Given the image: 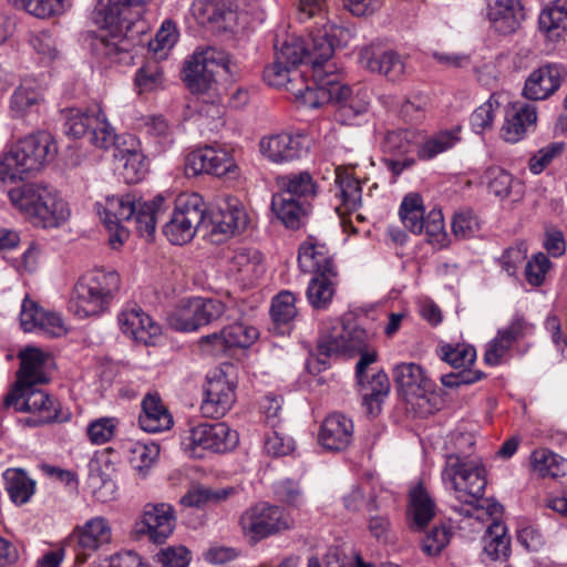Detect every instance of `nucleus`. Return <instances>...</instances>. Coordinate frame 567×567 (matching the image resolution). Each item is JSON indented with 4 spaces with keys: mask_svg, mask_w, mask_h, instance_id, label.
I'll use <instances>...</instances> for the list:
<instances>
[{
    "mask_svg": "<svg viewBox=\"0 0 567 567\" xmlns=\"http://www.w3.org/2000/svg\"><path fill=\"white\" fill-rule=\"evenodd\" d=\"M355 35V30L343 25L340 21H327L310 32L311 43L306 44L300 38L290 37L280 47L276 44V59L295 68L298 64H310L312 84H317V71L328 73L333 69L329 62L337 48L347 47Z\"/></svg>",
    "mask_w": 567,
    "mask_h": 567,
    "instance_id": "f257e3e1",
    "label": "nucleus"
},
{
    "mask_svg": "<svg viewBox=\"0 0 567 567\" xmlns=\"http://www.w3.org/2000/svg\"><path fill=\"white\" fill-rule=\"evenodd\" d=\"M166 198L158 194L151 202L142 200L134 194L113 195L97 204V213L107 228L109 244L113 249L120 248L128 238V230L122 225L133 221L141 236L151 238L155 234L158 217L165 210Z\"/></svg>",
    "mask_w": 567,
    "mask_h": 567,
    "instance_id": "f03ea898",
    "label": "nucleus"
},
{
    "mask_svg": "<svg viewBox=\"0 0 567 567\" xmlns=\"http://www.w3.org/2000/svg\"><path fill=\"white\" fill-rule=\"evenodd\" d=\"M145 0H109L97 9L94 21L101 28L91 43L93 53L110 62L131 59L124 37L144 13Z\"/></svg>",
    "mask_w": 567,
    "mask_h": 567,
    "instance_id": "7ed1b4c3",
    "label": "nucleus"
},
{
    "mask_svg": "<svg viewBox=\"0 0 567 567\" xmlns=\"http://www.w3.org/2000/svg\"><path fill=\"white\" fill-rule=\"evenodd\" d=\"M58 153L56 143L47 132L24 136L9 145L0 155V179L23 181L41 172Z\"/></svg>",
    "mask_w": 567,
    "mask_h": 567,
    "instance_id": "20e7f679",
    "label": "nucleus"
},
{
    "mask_svg": "<svg viewBox=\"0 0 567 567\" xmlns=\"http://www.w3.org/2000/svg\"><path fill=\"white\" fill-rule=\"evenodd\" d=\"M9 198L34 226L56 228L70 217V208L59 193L39 183L24 184L9 192Z\"/></svg>",
    "mask_w": 567,
    "mask_h": 567,
    "instance_id": "39448f33",
    "label": "nucleus"
},
{
    "mask_svg": "<svg viewBox=\"0 0 567 567\" xmlns=\"http://www.w3.org/2000/svg\"><path fill=\"white\" fill-rule=\"evenodd\" d=\"M121 288L120 275L110 269L94 268L80 277L70 300V310L79 319L106 312Z\"/></svg>",
    "mask_w": 567,
    "mask_h": 567,
    "instance_id": "423d86ee",
    "label": "nucleus"
},
{
    "mask_svg": "<svg viewBox=\"0 0 567 567\" xmlns=\"http://www.w3.org/2000/svg\"><path fill=\"white\" fill-rule=\"evenodd\" d=\"M442 478L454 491L456 498L463 503V506L457 509L458 513L480 519L484 505L476 506V504L488 502L482 499L486 486L484 467L474 463H462L458 460L453 463L452 457H449Z\"/></svg>",
    "mask_w": 567,
    "mask_h": 567,
    "instance_id": "0eeeda50",
    "label": "nucleus"
},
{
    "mask_svg": "<svg viewBox=\"0 0 567 567\" xmlns=\"http://www.w3.org/2000/svg\"><path fill=\"white\" fill-rule=\"evenodd\" d=\"M265 82L274 87H285L291 92L296 101L301 105L310 109H318L331 99L332 94L328 89H323L318 84H310L303 79L301 73L280 62L275 58L272 64L264 70Z\"/></svg>",
    "mask_w": 567,
    "mask_h": 567,
    "instance_id": "6e6552de",
    "label": "nucleus"
},
{
    "mask_svg": "<svg viewBox=\"0 0 567 567\" xmlns=\"http://www.w3.org/2000/svg\"><path fill=\"white\" fill-rule=\"evenodd\" d=\"M229 73V58L216 48H198L185 62L184 81L193 93H205L216 82V76Z\"/></svg>",
    "mask_w": 567,
    "mask_h": 567,
    "instance_id": "1a4fd4ad",
    "label": "nucleus"
},
{
    "mask_svg": "<svg viewBox=\"0 0 567 567\" xmlns=\"http://www.w3.org/2000/svg\"><path fill=\"white\" fill-rule=\"evenodd\" d=\"M206 205L200 195H181L169 220L164 226V235L174 245H184L193 239L197 230H204Z\"/></svg>",
    "mask_w": 567,
    "mask_h": 567,
    "instance_id": "9d476101",
    "label": "nucleus"
},
{
    "mask_svg": "<svg viewBox=\"0 0 567 567\" xmlns=\"http://www.w3.org/2000/svg\"><path fill=\"white\" fill-rule=\"evenodd\" d=\"M371 334L352 321L330 319L320 328L317 350L327 358L336 354L352 355L361 351L370 341Z\"/></svg>",
    "mask_w": 567,
    "mask_h": 567,
    "instance_id": "9b49d317",
    "label": "nucleus"
},
{
    "mask_svg": "<svg viewBox=\"0 0 567 567\" xmlns=\"http://www.w3.org/2000/svg\"><path fill=\"white\" fill-rule=\"evenodd\" d=\"M239 526L245 537L258 543L269 536L289 530L293 519L281 507L259 503L247 508L239 518Z\"/></svg>",
    "mask_w": 567,
    "mask_h": 567,
    "instance_id": "f8f14e48",
    "label": "nucleus"
},
{
    "mask_svg": "<svg viewBox=\"0 0 567 567\" xmlns=\"http://www.w3.org/2000/svg\"><path fill=\"white\" fill-rule=\"evenodd\" d=\"M225 305L217 299L202 297L181 300L167 317L168 324L176 331L190 332L219 319Z\"/></svg>",
    "mask_w": 567,
    "mask_h": 567,
    "instance_id": "ddd939ff",
    "label": "nucleus"
},
{
    "mask_svg": "<svg viewBox=\"0 0 567 567\" xmlns=\"http://www.w3.org/2000/svg\"><path fill=\"white\" fill-rule=\"evenodd\" d=\"M184 450L192 457H203L205 451L225 453L238 444V434L226 423H202L192 427L183 437Z\"/></svg>",
    "mask_w": 567,
    "mask_h": 567,
    "instance_id": "4468645a",
    "label": "nucleus"
},
{
    "mask_svg": "<svg viewBox=\"0 0 567 567\" xmlns=\"http://www.w3.org/2000/svg\"><path fill=\"white\" fill-rule=\"evenodd\" d=\"M317 84L328 89L327 91L332 94L324 105L328 103L339 104L342 113L347 116L364 114L370 107L372 91L365 85L349 87L342 83L334 64L328 73L317 71Z\"/></svg>",
    "mask_w": 567,
    "mask_h": 567,
    "instance_id": "2eb2a0df",
    "label": "nucleus"
},
{
    "mask_svg": "<svg viewBox=\"0 0 567 567\" xmlns=\"http://www.w3.org/2000/svg\"><path fill=\"white\" fill-rule=\"evenodd\" d=\"M3 408L13 406L19 412L37 413L38 416L28 419L27 423L40 425L53 421H63L59 414V402L47 392L30 388H13L2 402Z\"/></svg>",
    "mask_w": 567,
    "mask_h": 567,
    "instance_id": "dca6fc26",
    "label": "nucleus"
},
{
    "mask_svg": "<svg viewBox=\"0 0 567 567\" xmlns=\"http://www.w3.org/2000/svg\"><path fill=\"white\" fill-rule=\"evenodd\" d=\"M185 172L192 176L208 174L216 177L237 178L239 167L231 152L221 146L206 145L187 154Z\"/></svg>",
    "mask_w": 567,
    "mask_h": 567,
    "instance_id": "f3484780",
    "label": "nucleus"
},
{
    "mask_svg": "<svg viewBox=\"0 0 567 567\" xmlns=\"http://www.w3.org/2000/svg\"><path fill=\"white\" fill-rule=\"evenodd\" d=\"M359 60L364 69L393 83L404 81L410 73L408 56L394 50H380L372 44L367 45L361 49Z\"/></svg>",
    "mask_w": 567,
    "mask_h": 567,
    "instance_id": "a211bd4d",
    "label": "nucleus"
},
{
    "mask_svg": "<svg viewBox=\"0 0 567 567\" xmlns=\"http://www.w3.org/2000/svg\"><path fill=\"white\" fill-rule=\"evenodd\" d=\"M258 146L260 154L274 164L291 163L309 151L308 138L300 133L269 134L260 138Z\"/></svg>",
    "mask_w": 567,
    "mask_h": 567,
    "instance_id": "6ab92c4d",
    "label": "nucleus"
},
{
    "mask_svg": "<svg viewBox=\"0 0 567 567\" xmlns=\"http://www.w3.org/2000/svg\"><path fill=\"white\" fill-rule=\"evenodd\" d=\"M235 402V384L226 372L216 369L207 375L205 398L200 404L205 417L218 419L224 416Z\"/></svg>",
    "mask_w": 567,
    "mask_h": 567,
    "instance_id": "aec40b11",
    "label": "nucleus"
},
{
    "mask_svg": "<svg viewBox=\"0 0 567 567\" xmlns=\"http://www.w3.org/2000/svg\"><path fill=\"white\" fill-rule=\"evenodd\" d=\"M19 323L24 332H37L48 337L58 338L68 332V328L60 313L43 309L28 295L21 303Z\"/></svg>",
    "mask_w": 567,
    "mask_h": 567,
    "instance_id": "412c9836",
    "label": "nucleus"
},
{
    "mask_svg": "<svg viewBox=\"0 0 567 567\" xmlns=\"http://www.w3.org/2000/svg\"><path fill=\"white\" fill-rule=\"evenodd\" d=\"M69 539L76 561L83 564L94 551L111 543L112 529L105 518L97 516L76 528Z\"/></svg>",
    "mask_w": 567,
    "mask_h": 567,
    "instance_id": "4be33fe9",
    "label": "nucleus"
},
{
    "mask_svg": "<svg viewBox=\"0 0 567 567\" xmlns=\"http://www.w3.org/2000/svg\"><path fill=\"white\" fill-rule=\"evenodd\" d=\"M204 225L205 234L210 236L212 241L221 243L227 238L244 231L248 225V215L245 208L238 204L227 203L225 208L206 216Z\"/></svg>",
    "mask_w": 567,
    "mask_h": 567,
    "instance_id": "5701e85b",
    "label": "nucleus"
},
{
    "mask_svg": "<svg viewBox=\"0 0 567 567\" xmlns=\"http://www.w3.org/2000/svg\"><path fill=\"white\" fill-rule=\"evenodd\" d=\"M174 526L175 517L169 504H147L134 530L136 535H145L153 543L162 544L173 533Z\"/></svg>",
    "mask_w": 567,
    "mask_h": 567,
    "instance_id": "b1692460",
    "label": "nucleus"
},
{
    "mask_svg": "<svg viewBox=\"0 0 567 567\" xmlns=\"http://www.w3.org/2000/svg\"><path fill=\"white\" fill-rule=\"evenodd\" d=\"M355 166L357 164L349 163L347 166H337L334 169V182L338 187L337 196L340 199V204L336 206V212L342 219V225L346 229L348 228V221L344 218L346 216L355 214V219L358 221L364 220V217L357 213L362 200L360 182L348 171V167L354 168Z\"/></svg>",
    "mask_w": 567,
    "mask_h": 567,
    "instance_id": "393cba45",
    "label": "nucleus"
},
{
    "mask_svg": "<svg viewBox=\"0 0 567 567\" xmlns=\"http://www.w3.org/2000/svg\"><path fill=\"white\" fill-rule=\"evenodd\" d=\"M117 321L124 334L146 346L154 344L162 332L161 326L137 305L124 307Z\"/></svg>",
    "mask_w": 567,
    "mask_h": 567,
    "instance_id": "a878e982",
    "label": "nucleus"
},
{
    "mask_svg": "<svg viewBox=\"0 0 567 567\" xmlns=\"http://www.w3.org/2000/svg\"><path fill=\"white\" fill-rule=\"evenodd\" d=\"M298 264L302 272L338 276L333 256L328 246L313 236L307 237L298 249Z\"/></svg>",
    "mask_w": 567,
    "mask_h": 567,
    "instance_id": "bb28decb",
    "label": "nucleus"
},
{
    "mask_svg": "<svg viewBox=\"0 0 567 567\" xmlns=\"http://www.w3.org/2000/svg\"><path fill=\"white\" fill-rule=\"evenodd\" d=\"M392 377L398 392L405 400L423 398L426 392L433 389V383L425 374L423 368L414 362L396 364Z\"/></svg>",
    "mask_w": 567,
    "mask_h": 567,
    "instance_id": "cd10ccee",
    "label": "nucleus"
},
{
    "mask_svg": "<svg viewBox=\"0 0 567 567\" xmlns=\"http://www.w3.org/2000/svg\"><path fill=\"white\" fill-rule=\"evenodd\" d=\"M565 70L558 64H546L533 71L525 81L523 94L532 101L545 100L561 85Z\"/></svg>",
    "mask_w": 567,
    "mask_h": 567,
    "instance_id": "c85d7f7f",
    "label": "nucleus"
},
{
    "mask_svg": "<svg viewBox=\"0 0 567 567\" xmlns=\"http://www.w3.org/2000/svg\"><path fill=\"white\" fill-rule=\"evenodd\" d=\"M354 425L342 413H331L322 422L318 435L320 445L329 451H343L353 440Z\"/></svg>",
    "mask_w": 567,
    "mask_h": 567,
    "instance_id": "c756f323",
    "label": "nucleus"
},
{
    "mask_svg": "<svg viewBox=\"0 0 567 567\" xmlns=\"http://www.w3.org/2000/svg\"><path fill=\"white\" fill-rule=\"evenodd\" d=\"M258 338V330L241 322L224 328L220 333L202 337L203 347L210 346L212 352L217 354L230 348H247Z\"/></svg>",
    "mask_w": 567,
    "mask_h": 567,
    "instance_id": "7c9ffc66",
    "label": "nucleus"
},
{
    "mask_svg": "<svg viewBox=\"0 0 567 567\" xmlns=\"http://www.w3.org/2000/svg\"><path fill=\"white\" fill-rule=\"evenodd\" d=\"M536 107L528 103L515 102L508 106L502 126V137L509 143H517L536 126Z\"/></svg>",
    "mask_w": 567,
    "mask_h": 567,
    "instance_id": "2f4dec72",
    "label": "nucleus"
},
{
    "mask_svg": "<svg viewBox=\"0 0 567 567\" xmlns=\"http://www.w3.org/2000/svg\"><path fill=\"white\" fill-rule=\"evenodd\" d=\"M20 369L14 388H30L49 381L45 365L49 355L38 348H27L19 354Z\"/></svg>",
    "mask_w": 567,
    "mask_h": 567,
    "instance_id": "473e14b6",
    "label": "nucleus"
},
{
    "mask_svg": "<svg viewBox=\"0 0 567 567\" xmlns=\"http://www.w3.org/2000/svg\"><path fill=\"white\" fill-rule=\"evenodd\" d=\"M138 415L141 429L147 433H159L169 430L174 420L157 393H147L141 403Z\"/></svg>",
    "mask_w": 567,
    "mask_h": 567,
    "instance_id": "72a5a7b5",
    "label": "nucleus"
},
{
    "mask_svg": "<svg viewBox=\"0 0 567 567\" xmlns=\"http://www.w3.org/2000/svg\"><path fill=\"white\" fill-rule=\"evenodd\" d=\"M192 14L200 25L227 29V22L236 16L227 0H195Z\"/></svg>",
    "mask_w": 567,
    "mask_h": 567,
    "instance_id": "f704fd0d",
    "label": "nucleus"
},
{
    "mask_svg": "<svg viewBox=\"0 0 567 567\" xmlns=\"http://www.w3.org/2000/svg\"><path fill=\"white\" fill-rule=\"evenodd\" d=\"M276 195L292 197L309 203L318 194V185L308 171L288 173L276 177Z\"/></svg>",
    "mask_w": 567,
    "mask_h": 567,
    "instance_id": "c9c22d12",
    "label": "nucleus"
},
{
    "mask_svg": "<svg viewBox=\"0 0 567 567\" xmlns=\"http://www.w3.org/2000/svg\"><path fill=\"white\" fill-rule=\"evenodd\" d=\"M487 17L499 33H513L519 25L520 3L518 0H487Z\"/></svg>",
    "mask_w": 567,
    "mask_h": 567,
    "instance_id": "e433bc0d",
    "label": "nucleus"
},
{
    "mask_svg": "<svg viewBox=\"0 0 567 567\" xmlns=\"http://www.w3.org/2000/svg\"><path fill=\"white\" fill-rule=\"evenodd\" d=\"M114 468L111 463L92 461L89 464L87 486L99 502L107 503L116 497V484L113 480Z\"/></svg>",
    "mask_w": 567,
    "mask_h": 567,
    "instance_id": "4c0bfd02",
    "label": "nucleus"
},
{
    "mask_svg": "<svg viewBox=\"0 0 567 567\" xmlns=\"http://www.w3.org/2000/svg\"><path fill=\"white\" fill-rule=\"evenodd\" d=\"M271 208L287 228L297 230L305 225L311 207L301 199L274 194Z\"/></svg>",
    "mask_w": 567,
    "mask_h": 567,
    "instance_id": "58836bf2",
    "label": "nucleus"
},
{
    "mask_svg": "<svg viewBox=\"0 0 567 567\" xmlns=\"http://www.w3.org/2000/svg\"><path fill=\"white\" fill-rule=\"evenodd\" d=\"M357 383L368 412L371 414L379 413L382 401L390 392L388 374L383 371H378L371 377H362L361 380H357Z\"/></svg>",
    "mask_w": 567,
    "mask_h": 567,
    "instance_id": "ea45409f",
    "label": "nucleus"
},
{
    "mask_svg": "<svg viewBox=\"0 0 567 567\" xmlns=\"http://www.w3.org/2000/svg\"><path fill=\"white\" fill-rule=\"evenodd\" d=\"M483 550L492 559H507L511 554V537L504 523L494 519L483 539Z\"/></svg>",
    "mask_w": 567,
    "mask_h": 567,
    "instance_id": "a19ab883",
    "label": "nucleus"
},
{
    "mask_svg": "<svg viewBox=\"0 0 567 567\" xmlns=\"http://www.w3.org/2000/svg\"><path fill=\"white\" fill-rule=\"evenodd\" d=\"M231 268L247 284L255 282L265 272L262 256L252 248L238 249L233 257Z\"/></svg>",
    "mask_w": 567,
    "mask_h": 567,
    "instance_id": "79ce46f5",
    "label": "nucleus"
},
{
    "mask_svg": "<svg viewBox=\"0 0 567 567\" xmlns=\"http://www.w3.org/2000/svg\"><path fill=\"white\" fill-rule=\"evenodd\" d=\"M435 515V504L429 493L421 486L410 492L408 516L413 529H422Z\"/></svg>",
    "mask_w": 567,
    "mask_h": 567,
    "instance_id": "37998d69",
    "label": "nucleus"
},
{
    "mask_svg": "<svg viewBox=\"0 0 567 567\" xmlns=\"http://www.w3.org/2000/svg\"><path fill=\"white\" fill-rule=\"evenodd\" d=\"M460 128L436 132L417 145V157L421 161H430L435 156L453 148L458 142Z\"/></svg>",
    "mask_w": 567,
    "mask_h": 567,
    "instance_id": "c03bdc74",
    "label": "nucleus"
},
{
    "mask_svg": "<svg viewBox=\"0 0 567 567\" xmlns=\"http://www.w3.org/2000/svg\"><path fill=\"white\" fill-rule=\"evenodd\" d=\"M42 102L41 94L27 81L13 92L10 100V113L14 118H24L38 113Z\"/></svg>",
    "mask_w": 567,
    "mask_h": 567,
    "instance_id": "a18cd8bd",
    "label": "nucleus"
},
{
    "mask_svg": "<svg viewBox=\"0 0 567 567\" xmlns=\"http://www.w3.org/2000/svg\"><path fill=\"white\" fill-rule=\"evenodd\" d=\"M338 276L315 275L308 284L307 299L315 309H326L336 293Z\"/></svg>",
    "mask_w": 567,
    "mask_h": 567,
    "instance_id": "49530a36",
    "label": "nucleus"
},
{
    "mask_svg": "<svg viewBox=\"0 0 567 567\" xmlns=\"http://www.w3.org/2000/svg\"><path fill=\"white\" fill-rule=\"evenodd\" d=\"M127 454L132 467L142 478H145L158 458L159 446L153 442H130Z\"/></svg>",
    "mask_w": 567,
    "mask_h": 567,
    "instance_id": "de8ad7c7",
    "label": "nucleus"
},
{
    "mask_svg": "<svg viewBox=\"0 0 567 567\" xmlns=\"http://www.w3.org/2000/svg\"><path fill=\"white\" fill-rule=\"evenodd\" d=\"M7 491L13 503L22 505L34 494L35 482L23 470L9 468L3 473Z\"/></svg>",
    "mask_w": 567,
    "mask_h": 567,
    "instance_id": "09e8293b",
    "label": "nucleus"
},
{
    "mask_svg": "<svg viewBox=\"0 0 567 567\" xmlns=\"http://www.w3.org/2000/svg\"><path fill=\"white\" fill-rule=\"evenodd\" d=\"M539 28L548 38L556 39L567 31V0H556L550 8L543 10Z\"/></svg>",
    "mask_w": 567,
    "mask_h": 567,
    "instance_id": "8fccbe9b",
    "label": "nucleus"
},
{
    "mask_svg": "<svg viewBox=\"0 0 567 567\" xmlns=\"http://www.w3.org/2000/svg\"><path fill=\"white\" fill-rule=\"evenodd\" d=\"M399 216L406 229L413 234H423L424 204L422 197L416 193L404 196Z\"/></svg>",
    "mask_w": 567,
    "mask_h": 567,
    "instance_id": "3c124183",
    "label": "nucleus"
},
{
    "mask_svg": "<svg viewBox=\"0 0 567 567\" xmlns=\"http://www.w3.org/2000/svg\"><path fill=\"white\" fill-rule=\"evenodd\" d=\"M419 144V134L412 130L388 132L383 138V152L393 157L406 156Z\"/></svg>",
    "mask_w": 567,
    "mask_h": 567,
    "instance_id": "603ef678",
    "label": "nucleus"
},
{
    "mask_svg": "<svg viewBox=\"0 0 567 567\" xmlns=\"http://www.w3.org/2000/svg\"><path fill=\"white\" fill-rule=\"evenodd\" d=\"M530 463L533 471L543 477H559L565 474L566 461L547 449L535 450Z\"/></svg>",
    "mask_w": 567,
    "mask_h": 567,
    "instance_id": "864d4df0",
    "label": "nucleus"
},
{
    "mask_svg": "<svg viewBox=\"0 0 567 567\" xmlns=\"http://www.w3.org/2000/svg\"><path fill=\"white\" fill-rule=\"evenodd\" d=\"M144 130L154 143L155 154H162L168 150L173 143V134L167 121L159 115H151L144 118Z\"/></svg>",
    "mask_w": 567,
    "mask_h": 567,
    "instance_id": "5fc2aeb1",
    "label": "nucleus"
},
{
    "mask_svg": "<svg viewBox=\"0 0 567 567\" xmlns=\"http://www.w3.org/2000/svg\"><path fill=\"white\" fill-rule=\"evenodd\" d=\"M327 12H328V4H327L326 0H298V3H297L298 19L301 22H306L311 19H317L315 21V24H313L311 31H313L318 25H322V24L327 23V21H340V23H342L343 25H349L350 28H352L354 30L353 25H351L348 22H344L339 17H334L332 19L328 18Z\"/></svg>",
    "mask_w": 567,
    "mask_h": 567,
    "instance_id": "6e6d98bb",
    "label": "nucleus"
},
{
    "mask_svg": "<svg viewBox=\"0 0 567 567\" xmlns=\"http://www.w3.org/2000/svg\"><path fill=\"white\" fill-rule=\"evenodd\" d=\"M14 7L37 18H50L62 14L70 6V0H8Z\"/></svg>",
    "mask_w": 567,
    "mask_h": 567,
    "instance_id": "4d7b16f0",
    "label": "nucleus"
},
{
    "mask_svg": "<svg viewBox=\"0 0 567 567\" xmlns=\"http://www.w3.org/2000/svg\"><path fill=\"white\" fill-rule=\"evenodd\" d=\"M164 72L156 61L141 66L135 74L134 83L137 93H150L164 87Z\"/></svg>",
    "mask_w": 567,
    "mask_h": 567,
    "instance_id": "13d9d810",
    "label": "nucleus"
},
{
    "mask_svg": "<svg viewBox=\"0 0 567 567\" xmlns=\"http://www.w3.org/2000/svg\"><path fill=\"white\" fill-rule=\"evenodd\" d=\"M100 107L95 106L86 111L78 109H71L66 113V121L64 124V131L69 136L80 138L86 133H91L92 126L94 125L93 118L97 115Z\"/></svg>",
    "mask_w": 567,
    "mask_h": 567,
    "instance_id": "bf43d9fd",
    "label": "nucleus"
},
{
    "mask_svg": "<svg viewBox=\"0 0 567 567\" xmlns=\"http://www.w3.org/2000/svg\"><path fill=\"white\" fill-rule=\"evenodd\" d=\"M440 358L455 369H466L475 362L476 350L467 343L444 344Z\"/></svg>",
    "mask_w": 567,
    "mask_h": 567,
    "instance_id": "052dcab7",
    "label": "nucleus"
},
{
    "mask_svg": "<svg viewBox=\"0 0 567 567\" xmlns=\"http://www.w3.org/2000/svg\"><path fill=\"white\" fill-rule=\"evenodd\" d=\"M483 178L488 192L501 199L509 197L515 186L513 176L498 166L488 167Z\"/></svg>",
    "mask_w": 567,
    "mask_h": 567,
    "instance_id": "680f3d73",
    "label": "nucleus"
},
{
    "mask_svg": "<svg viewBox=\"0 0 567 567\" xmlns=\"http://www.w3.org/2000/svg\"><path fill=\"white\" fill-rule=\"evenodd\" d=\"M270 315L277 323H289L297 316L295 295L287 290L279 292L272 299Z\"/></svg>",
    "mask_w": 567,
    "mask_h": 567,
    "instance_id": "e2e57ef3",
    "label": "nucleus"
},
{
    "mask_svg": "<svg viewBox=\"0 0 567 567\" xmlns=\"http://www.w3.org/2000/svg\"><path fill=\"white\" fill-rule=\"evenodd\" d=\"M92 121L94 125L90 133L91 142L100 148H110L115 143L116 134L101 109Z\"/></svg>",
    "mask_w": 567,
    "mask_h": 567,
    "instance_id": "0e129e2a",
    "label": "nucleus"
},
{
    "mask_svg": "<svg viewBox=\"0 0 567 567\" xmlns=\"http://www.w3.org/2000/svg\"><path fill=\"white\" fill-rule=\"evenodd\" d=\"M499 106L495 94L480 105L471 115V125L476 133H483L493 125L495 109Z\"/></svg>",
    "mask_w": 567,
    "mask_h": 567,
    "instance_id": "69168bd1",
    "label": "nucleus"
},
{
    "mask_svg": "<svg viewBox=\"0 0 567 567\" xmlns=\"http://www.w3.org/2000/svg\"><path fill=\"white\" fill-rule=\"evenodd\" d=\"M565 150L563 142H554L537 151L529 159V171L537 175L540 174L556 157L560 156Z\"/></svg>",
    "mask_w": 567,
    "mask_h": 567,
    "instance_id": "338daca9",
    "label": "nucleus"
},
{
    "mask_svg": "<svg viewBox=\"0 0 567 567\" xmlns=\"http://www.w3.org/2000/svg\"><path fill=\"white\" fill-rule=\"evenodd\" d=\"M117 424L115 417L97 419L87 425V436L93 444H105L114 436Z\"/></svg>",
    "mask_w": 567,
    "mask_h": 567,
    "instance_id": "774afa93",
    "label": "nucleus"
}]
</instances>
